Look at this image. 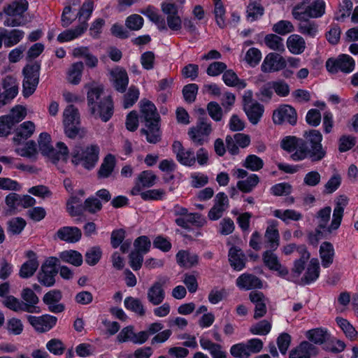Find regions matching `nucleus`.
I'll list each match as a JSON object with an SVG mask.
<instances>
[{
    "label": "nucleus",
    "mask_w": 358,
    "mask_h": 358,
    "mask_svg": "<svg viewBox=\"0 0 358 358\" xmlns=\"http://www.w3.org/2000/svg\"><path fill=\"white\" fill-rule=\"evenodd\" d=\"M334 254V248L331 243L324 242L321 244L320 256L324 268L329 267L333 263Z\"/></svg>",
    "instance_id": "79ce46f5"
},
{
    "label": "nucleus",
    "mask_w": 358,
    "mask_h": 358,
    "mask_svg": "<svg viewBox=\"0 0 358 358\" xmlns=\"http://www.w3.org/2000/svg\"><path fill=\"white\" fill-rule=\"evenodd\" d=\"M173 152L177 160L186 166H192L195 164L196 158L192 150H186L179 141H175L172 145Z\"/></svg>",
    "instance_id": "dca6fc26"
},
{
    "label": "nucleus",
    "mask_w": 358,
    "mask_h": 358,
    "mask_svg": "<svg viewBox=\"0 0 358 358\" xmlns=\"http://www.w3.org/2000/svg\"><path fill=\"white\" fill-rule=\"evenodd\" d=\"M199 343L201 348L208 351L213 358H226V352L222 350L220 345L204 337L200 338Z\"/></svg>",
    "instance_id": "4c0bfd02"
},
{
    "label": "nucleus",
    "mask_w": 358,
    "mask_h": 358,
    "mask_svg": "<svg viewBox=\"0 0 358 358\" xmlns=\"http://www.w3.org/2000/svg\"><path fill=\"white\" fill-rule=\"evenodd\" d=\"M40 66L35 63L27 65L23 69L22 93L25 97L31 96L38 84Z\"/></svg>",
    "instance_id": "1a4fd4ad"
},
{
    "label": "nucleus",
    "mask_w": 358,
    "mask_h": 358,
    "mask_svg": "<svg viewBox=\"0 0 358 358\" xmlns=\"http://www.w3.org/2000/svg\"><path fill=\"white\" fill-rule=\"evenodd\" d=\"M28 260L26 261L20 269L19 275L22 278H28L31 277L38 267V262L36 254L32 250H28L25 253Z\"/></svg>",
    "instance_id": "aec40b11"
},
{
    "label": "nucleus",
    "mask_w": 358,
    "mask_h": 358,
    "mask_svg": "<svg viewBox=\"0 0 358 358\" xmlns=\"http://www.w3.org/2000/svg\"><path fill=\"white\" fill-rule=\"evenodd\" d=\"M264 43L266 45L275 51L283 52L285 51V45L283 39L278 35L270 34L265 36Z\"/></svg>",
    "instance_id": "09e8293b"
},
{
    "label": "nucleus",
    "mask_w": 358,
    "mask_h": 358,
    "mask_svg": "<svg viewBox=\"0 0 358 358\" xmlns=\"http://www.w3.org/2000/svg\"><path fill=\"white\" fill-rule=\"evenodd\" d=\"M244 110L250 122L253 124H256L261 119L264 110L263 106L260 103L254 102L251 104H246Z\"/></svg>",
    "instance_id": "a19ab883"
},
{
    "label": "nucleus",
    "mask_w": 358,
    "mask_h": 358,
    "mask_svg": "<svg viewBox=\"0 0 358 358\" xmlns=\"http://www.w3.org/2000/svg\"><path fill=\"white\" fill-rule=\"evenodd\" d=\"M87 28V23L80 22L75 29H67L59 34L57 40L60 43H65L76 39L85 33Z\"/></svg>",
    "instance_id": "2f4dec72"
},
{
    "label": "nucleus",
    "mask_w": 358,
    "mask_h": 358,
    "mask_svg": "<svg viewBox=\"0 0 358 358\" xmlns=\"http://www.w3.org/2000/svg\"><path fill=\"white\" fill-rule=\"evenodd\" d=\"M57 237L67 243H76L81 238V231L76 227H64L57 232Z\"/></svg>",
    "instance_id": "7c9ffc66"
},
{
    "label": "nucleus",
    "mask_w": 358,
    "mask_h": 358,
    "mask_svg": "<svg viewBox=\"0 0 358 358\" xmlns=\"http://www.w3.org/2000/svg\"><path fill=\"white\" fill-rule=\"evenodd\" d=\"M222 80L229 87H235L239 90L244 89L246 87L245 81L239 79L236 73L232 70L226 71L222 76Z\"/></svg>",
    "instance_id": "a18cd8bd"
},
{
    "label": "nucleus",
    "mask_w": 358,
    "mask_h": 358,
    "mask_svg": "<svg viewBox=\"0 0 358 358\" xmlns=\"http://www.w3.org/2000/svg\"><path fill=\"white\" fill-rule=\"evenodd\" d=\"M6 205V213L13 214L20 207V195L16 193H10L5 198Z\"/></svg>",
    "instance_id": "5fc2aeb1"
},
{
    "label": "nucleus",
    "mask_w": 358,
    "mask_h": 358,
    "mask_svg": "<svg viewBox=\"0 0 358 358\" xmlns=\"http://www.w3.org/2000/svg\"><path fill=\"white\" fill-rule=\"evenodd\" d=\"M30 325L39 333H44L52 329L57 324V318L50 315L41 316L27 315L26 317Z\"/></svg>",
    "instance_id": "ddd939ff"
},
{
    "label": "nucleus",
    "mask_w": 358,
    "mask_h": 358,
    "mask_svg": "<svg viewBox=\"0 0 358 358\" xmlns=\"http://www.w3.org/2000/svg\"><path fill=\"white\" fill-rule=\"evenodd\" d=\"M331 213V208L325 207L321 209L317 214L318 227L320 229L323 230L324 234H331L327 231V228L329 227V225H328V222L330 219Z\"/></svg>",
    "instance_id": "4d7b16f0"
},
{
    "label": "nucleus",
    "mask_w": 358,
    "mask_h": 358,
    "mask_svg": "<svg viewBox=\"0 0 358 358\" xmlns=\"http://www.w3.org/2000/svg\"><path fill=\"white\" fill-rule=\"evenodd\" d=\"M84 64L82 62L73 63L66 71V80L68 83L77 85L82 80Z\"/></svg>",
    "instance_id": "c9c22d12"
},
{
    "label": "nucleus",
    "mask_w": 358,
    "mask_h": 358,
    "mask_svg": "<svg viewBox=\"0 0 358 358\" xmlns=\"http://www.w3.org/2000/svg\"><path fill=\"white\" fill-rule=\"evenodd\" d=\"M355 60L348 55H341L336 59L330 58L326 62V68L331 73L338 71L349 73L355 69Z\"/></svg>",
    "instance_id": "9d476101"
},
{
    "label": "nucleus",
    "mask_w": 358,
    "mask_h": 358,
    "mask_svg": "<svg viewBox=\"0 0 358 358\" xmlns=\"http://www.w3.org/2000/svg\"><path fill=\"white\" fill-rule=\"evenodd\" d=\"M176 262L182 267L191 268L199 262L197 255L186 250H180L176 254Z\"/></svg>",
    "instance_id": "58836bf2"
},
{
    "label": "nucleus",
    "mask_w": 358,
    "mask_h": 358,
    "mask_svg": "<svg viewBox=\"0 0 358 358\" xmlns=\"http://www.w3.org/2000/svg\"><path fill=\"white\" fill-rule=\"evenodd\" d=\"M320 275V264L317 259H312L301 280L306 284L315 281Z\"/></svg>",
    "instance_id": "37998d69"
},
{
    "label": "nucleus",
    "mask_w": 358,
    "mask_h": 358,
    "mask_svg": "<svg viewBox=\"0 0 358 358\" xmlns=\"http://www.w3.org/2000/svg\"><path fill=\"white\" fill-rule=\"evenodd\" d=\"M267 223L268 227L265 232V238L269 244V247L275 250L279 245L278 223L273 220H268Z\"/></svg>",
    "instance_id": "f704fd0d"
},
{
    "label": "nucleus",
    "mask_w": 358,
    "mask_h": 358,
    "mask_svg": "<svg viewBox=\"0 0 358 358\" xmlns=\"http://www.w3.org/2000/svg\"><path fill=\"white\" fill-rule=\"evenodd\" d=\"M273 215L285 222H287L290 220L298 221L302 218L301 213L292 209H276L273 210Z\"/></svg>",
    "instance_id": "49530a36"
},
{
    "label": "nucleus",
    "mask_w": 358,
    "mask_h": 358,
    "mask_svg": "<svg viewBox=\"0 0 358 358\" xmlns=\"http://www.w3.org/2000/svg\"><path fill=\"white\" fill-rule=\"evenodd\" d=\"M60 259L66 262L71 264L75 266H79L83 263L82 255L76 250H66L59 254Z\"/></svg>",
    "instance_id": "de8ad7c7"
},
{
    "label": "nucleus",
    "mask_w": 358,
    "mask_h": 358,
    "mask_svg": "<svg viewBox=\"0 0 358 358\" xmlns=\"http://www.w3.org/2000/svg\"><path fill=\"white\" fill-rule=\"evenodd\" d=\"M273 122L277 124L287 122L294 125L297 121L296 112L295 109L289 105H282L273 111Z\"/></svg>",
    "instance_id": "4468645a"
},
{
    "label": "nucleus",
    "mask_w": 358,
    "mask_h": 358,
    "mask_svg": "<svg viewBox=\"0 0 358 358\" xmlns=\"http://www.w3.org/2000/svg\"><path fill=\"white\" fill-rule=\"evenodd\" d=\"M348 204V199L345 196H341L338 198L336 205L334 209L332 220L329 227L327 228V231L329 233H333L337 230L341 223L344 208Z\"/></svg>",
    "instance_id": "a211bd4d"
},
{
    "label": "nucleus",
    "mask_w": 358,
    "mask_h": 358,
    "mask_svg": "<svg viewBox=\"0 0 358 358\" xmlns=\"http://www.w3.org/2000/svg\"><path fill=\"white\" fill-rule=\"evenodd\" d=\"M141 113L145 121V129L142 133L146 136L147 141L150 143H156L160 138L159 128V117L156 112L155 106L149 101H143L141 104Z\"/></svg>",
    "instance_id": "7ed1b4c3"
},
{
    "label": "nucleus",
    "mask_w": 358,
    "mask_h": 358,
    "mask_svg": "<svg viewBox=\"0 0 358 358\" xmlns=\"http://www.w3.org/2000/svg\"><path fill=\"white\" fill-rule=\"evenodd\" d=\"M1 303L7 308L14 312H21L26 310H30L29 308L24 304L22 301L13 296H7L4 299H1Z\"/></svg>",
    "instance_id": "c03bdc74"
},
{
    "label": "nucleus",
    "mask_w": 358,
    "mask_h": 358,
    "mask_svg": "<svg viewBox=\"0 0 358 358\" xmlns=\"http://www.w3.org/2000/svg\"><path fill=\"white\" fill-rule=\"evenodd\" d=\"M35 124L31 121H26L22 123L16 129L14 141L20 144L22 141L30 138L35 131Z\"/></svg>",
    "instance_id": "e433bc0d"
},
{
    "label": "nucleus",
    "mask_w": 358,
    "mask_h": 358,
    "mask_svg": "<svg viewBox=\"0 0 358 358\" xmlns=\"http://www.w3.org/2000/svg\"><path fill=\"white\" fill-rule=\"evenodd\" d=\"M271 329V324L267 320H262L253 324L250 328V331L253 335L264 336L268 334Z\"/></svg>",
    "instance_id": "052dcab7"
},
{
    "label": "nucleus",
    "mask_w": 358,
    "mask_h": 358,
    "mask_svg": "<svg viewBox=\"0 0 358 358\" xmlns=\"http://www.w3.org/2000/svg\"><path fill=\"white\" fill-rule=\"evenodd\" d=\"M61 299L62 294L59 290H51L44 295L43 301L50 312L59 313L64 310V305L59 303Z\"/></svg>",
    "instance_id": "a878e982"
},
{
    "label": "nucleus",
    "mask_w": 358,
    "mask_h": 358,
    "mask_svg": "<svg viewBox=\"0 0 358 358\" xmlns=\"http://www.w3.org/2000/svg\"><path fill=\"white\" fill-rule=\"evenodd\" d=\"M262 57V52L259 49L251 48L246 52L244 59L250 66H255L261 61Z\"/></svg>",
    "instance_id": "0e129e2a"
},
{
    "label": "nucleus",
    "mask_w": 358,
    "mask_h": 358,
    "mask_svg": "<svg viewBox=\"0 0 358 358\" xmlns=\"http://www.w3.org/2000/svg\"><path fill=\"white\" fill-rule=\"evenodd\" d=\"M164 283L165 280L156 281L148 289L147 299L152 305L158 306L164 301L165 291L163 285Z\"/></svg>",
    "instance_id": "412c9836"
},
{
    "label": "nucleus",
    "mask_w": 358,
    "mask_h": 358,
    "mask_svg": "<svg viewBox=\"0 0 358 358\" xmlns=\"http://www.w3.org/2000/svg\"><path fill=\"white\" fill-rule=\"evenodd\" d=\"M115 165V158L112 155H108L103 159L99 171L100 178H108L113 172Z\"/></svg>",
    "instance_id": "8fccbe9b"
},
{
    "label": "nucleus",
    "mask_w": 358,
    "mask_h": 358,
    "mask_svg": "<svg viewBox=\"0 0 358 358\" xmlns=\"http://www.w3.org/2000/svg\"><path fill=\"white\" fill-rule=\"evenodd\" d=\"M139 94V90L134 86H131L127 94L124 95L123 107L124 108L131 107L138 99Z\"/></svg>",
    "instance_id": "680f3d73"
},
{
    "label": "nucleus",
    "mask_w": 358,
    "mask_h": 358,
    "mask_svg": "<svg viewBox=\"0 0 358 358\" xmlns=\"http://www.w3.org/2000/svg\"><path fill=\"white\" fill-rule=\"evenodd\" d=\"M143 22V18L141 15L133 14L127 17L125 25L131 30L138 31L142 28Z\"/></svg>",
    "instance_id": "338daca9"
},
{
    "label": "nucleus",
    "mask_w": 358,
    "mask_h": 358,
    "mask_svg": "<svg viewBox=\"0 0 358 358\" xmlns=\"http://www.w3.org/2000/svg\"><path fill=\"white\" fill-rule=\"evenodd\" d=\"M6 329L10 334L20 335L23 331L24 325L20 319L13 317L8 320Z\"/></svg>",
    "instance_id": "774afa93"
},
{
    "label": "nucleus",
    "mask_w": 358,
    "mask_h": 358,
    "mask_svg": "<svg viewBox=\"0 0 358 358\" xmlns=\"http://www.w3.org/2000/svg\"><path fill=\"white\" fill-rule=\"evenodd\" d=\"M21 297L24 301V304L30 309V310H26V312L31 313H39L41 312L40 308L36 306L39 299L32 289L30 288L23 289Z\"/></svg>",
    "instance_id": "72a5a7b5"
},
{
    "label": "nucleus",
    "mask_w": 358,
    "mask_h": 358,
    "mask_svg": "<svg viewBox=\"0 0 358 358\" xmlns=\"http://www.w3.org/2000/svg\"><path fill=\"white\" fill-rule=\"evenodd\" d=\"M298 26L299 31L306 36L310 37H315L318 32V27L314 22H310L308 20L299 21Z\"/></svg>",
    "instance_id": "603ef678"
},
{
    "label": "nucleus",
    "mask_w": 358,
    "mask_h": 358,
    "mask_svg": "<svg viewBox=\"0 0 358 358\" xmlns=\"http://www.w3.org/2000/svg\"><path fill=\"white\" fill-rule=\"evenodd\" d=\"M229 260L231 266L236 271H241L245 265V257L242 251L236 247L230 248Z\"/></svg>",
    "instance_id": "ea45409f"
},
{
    "label": "nucleus",
    "mask_w": 358,
    "mask_h": 358,
    "mask_svg": "<svg viewBox=\"0 0 358 358\" xmlns=\"http://www.w3.org/2000/svg\"><path fill=\"white\" fill-rule=\"evenodd\" d=\"M26 226V221L21 217H15L8 222V232L15 235L22 232Z\"/></svg>",
    "instance_id": "e2e57ef3"
},
{
    "label": "nucleus",
    "mask_w": 358,
    "mask_h": 358,
    "mask_svg": "<svg viewBox=\"0 0 358 358\" xmlns=\"http://www.w3.org/2000/svg\"><path fill=\"white\" fill-rule=\"evenodd\" d=\"M307 341L314 345H322L329 338L328 331L322 327L314 328L304 332Z\"/></svg>",
    "instance_id": "cd10ccee"
},
{
    "label": "nucleus",
    "mask_w": 358,
    "mask_h": 358,
    "mask_svg": "<svg viewBox=\"0 0 358 358\" xmlns=\"http://www.w3.org/2000/svg\"><path fill=\"white\" fill-rule=\"evenodd\" d=\"M79 5L80 1L78 0H68L62 15V24L63 27L69 26L78 17L76 12Z\"/></svg>",
    "instance_id": "bb28decb"
},
{
    "label": "nucleus",
    "mask_w": 358,
    "mask_h": 358,
    "mask_svg": "<svg viewBox=\"0 0 358 358\" xmlns=\"http://www.w3.org/2000/svg\"><path fill=\"white\" fill-rule=\"evenodd\" d=\"M229 207V199L227 196L223 193H218L215 198V204L208 213V217L211 220L220 219L223 213Z\"/></svg>",
    "instance_id": "6ab92c4d"
},
{
    "label": "nucleus",
    "mask_w": 358,
    "mask_h": 358,
    "mask_svg": "<svg viewBox=\"0 0 358 358\" xmlns=\"http://www.w3.org/2000/svg\"><path fill=\"white\" fill-rule=\"evenodd\" d=\"M84 87L87 90V106L91 114L103 122L108 121L113 115V103L109 96L101 98L102 86L92 82L85 84Z\"/></svg>",
    "instance_id": "f257e3e1"
},
{
    "label": "nucleus",
    "mask_w": 358,
    "mask_h": 358,
    "mask_svg": "<svg viewBox=\"0 0 358 358\" xmlns=\"http://www.w3.org/2000/svg\"><path fill=\"white\" fill-rule=\"evenodd\" d=\"M297 252L300 255V258L294 262L291 275L286 277V278L292 281H295L301 276L305 269V264L310 258V253L303 245L299 246Z\"/></svg>",
    "instance_id": "2eb2a0df"
},
{
    "label": "nucleus",
    "mask_w": 358,
    "mask_h": 358,
    "mask_svg": "<svg viewBox=\"0 0 358 358\" xmlns=\"http://www.w3.org/2000/svg\"><path fill=\"white\" fill-rule=\"evenodd\" d=\"M93 10L94 2L92 0L86 1L78 13L79 21H80V22L87 23V21L90 18Z\"/></svg>",
    "instance_id": "69168bd1"
},
{
    "label": "nucleus",
    "mask_w": 358,
    "mask_h": 358,
    "mask_svg": "<svg viewBox=\"0 0 358 358\" xmlns=\"http://www.w3.org/2000/svg\"><path fill=\"white\" fill-rule=\"evenodd\" d=\"M236 286L243 290L260 289L263 285L259 278L250 273L241 274L236 281Z\"/></svg>",
    "instance_id": "b1692460"
},
{
    "label": "nucleus",
    "mask_w": 358,
    "mask_h": 358,
    "mask_svg": "<svg viewBox=\"0 0 358 358\" xmlns=\"http://www.w3.org/2000/svg\"><path fill=\"white\" fill-rule=\"evenodd\" d=\"M316 354V348L308 341H303L292 350L289 358H310Z\"/></svg>",
    "instance_id": "c756f323"
},
{
    "label": "nucleus",
    "mask_w": 358,
    "mask_h": 358,
    "mask_svg": "<svg viewBox=\"0 0 358 358\" xmlns=\"http://www.w3.org/2000/svg\"><path fill=\"white\" fill-rule=\"evenodd\" d=\"M62 117L64 133L69 138H81L85 135L86 130L80 126V113L75 106H68L64 110Z\"/></svg>",
    "instance_id": "39448f33"
},
{
    "label": "nucleus",
    "mask_w": 358,
    "mask_h": 358,
    "mask_svg": "<svg viewBox=\"0 0 358 358\" xmlns=\"http://www.w3.org/2000/svg\"><path fill=\"white\" fill-rule=\"evenodd\" d=\"M325 13L324 0H301L292 8L293 17L302 21L310 18H319Z\"/></svg>",
    "instance_id": "20e7f679"
},
{
    "label": "nucleus",
    "mask_w": 358,
    "mask_h": 358,
    "mask_svg": "<svg viewBox=\"0 0 358 358\" xmlns=\"http://www.w3.org/2000/svg\"><path fill=\"white\" fill-rule=\"evenodd\" d=\"M58 262V259L53 257L48 258L44 262L41 271L38 274V280L41 284L46 287H51L55 284V276L57 273L56 266Z\"/></svg>",
    "instance_id": "9b49d317"
},
{
    "label": "nucleus",
    "mask_w": 358,
    "mask_h": 358,
    "mask_svg": "<svg viewBox=\"0 0 358 358\" xmlns=\"http://www.w3.org/2000/svg\"><path fill=\"white\" fill-rule=\"evenodd\" d=\"M211 132L210 124L206 121L201 120L198 122L196 126L189 128L188 136L194 144L201 145L208 141Z\"/></svg>",
    "instance_id": "f8f14e48"
},
{
    "label": "nucleus",
    "mask_w": 358,
    "mask_h": 358,
    "mask_svg": "<svg viewBox=\"0 0 358 358\" xmlns=\"http://www.w3.org/2000/svg\"><path fill=\"white\" fill-rule=\"evenodd\" d=\"M264 8L258 1L250 2L246 8L247 17L248 20L253 22L264 15Z\"/></svg>",
    "instance_id": "3c124183"
},
{
    "label": "nucleus",
    "mask_w": 358,
    "mask_h": 358,
    "mask_svg": "<svg viewBox=\"0 0 358 358\" xmlns=\"http://www.w3.org/2000/svg\"><path fill=\"white\" fill-rule=\"evenodd\" d=\"M285 66L286 60L282 56L275 53H269L264 59L262 70L264 72H275Z\"/></svg>",
    "instance_id": "f3484780"
},
{
    "label": "nucleus",
    "mask_w": 358,
    "mask_h": 358,
    "mask_svg": "<svg viewBox=\"0 0 358 358\" xmlns=\"http://www.w3.org/2000/svg\"><path fill=\"white\" fill-rule=\"evenodd\" d=\"M124 304L127 310L133 311L139 315H143L145 314L144 307L142 302L138 299L131 296L127 297L124 299Z\"/></svg>",
    "instance_id": "6e6d98bb"
},
{
    "label": "nucleus",
    "mask_w": 358,
    "mask_h": 358,
    "mask_svg": "<svg viewBox=\"0 0 358 358\" xmlns=\"http://www.w3.org/2000/svg\"><path fill=\"white\" fill-rule=\"evenodd\" d=\"M272 30L280 35H286L294 31L293 24L288 20H280L273 25Z\"/></svg>",
    "instance_id": "bf43d9fd"
},
{
    "label": "nucleus",
    "mask_w": 358,
    "mask_h": 358,
    "mask_svg": "<svg viewBox=\"0 0 358 358\" xmlns=\"http://www.w3.org/2000/svg\"><path fill=\"white\" fill-rule=\"evenodd\" d=\"M259 178L256 174H251L245 180H239L237 182V187L241 192H250L259 183Z\"/></svg>",
    "instance_id": "864d4df0"
},
{
    "label": "nucleus",
    "mask_w": 358,
    "mask_h": 358,
    "mask_svg": "<svg viewBox=\"0 0 358 358\" xmlns=\"http://www.w3.org/2000/svg\"><path fill=\"white\" fill-rule=\"evenodd\" d=\"M303 146V142L301 140H299L295 137L287 136L282 139L281 142V147L287 151H293L295 148L296 150H302Z\"/></svg>",
    "instance_id": "13d9d810"
},
{
    "label": "nucleus",
    "mask_w": 358,
    "mask_h": 358,
    "mask_svg": "<svg viewBox=\"0 0 358 358\" xmlns=\"http://www.w3.org/2000/svg\"><path fill=\"white\" fill-rule=\"evenodd\" d=\"M24 36V32L20 29H13L8 31L6 29H0V48L2 46L3 40L6 47H12L17 44Z\"/></svg>",
    "instance_id": "393cba45"
},
{
    "label": "nucleus",
    "mask_w": 358,
    "mask_h": 358,
    "mask_svg": "<svg viewBox=\"0 0 358 358\" xmlns=\"http://www.w3.org/2000/svg\"><path fill=\"white\" fill-rule=\"evenodd\" d=\"M263 260L265 265L270 269L277 271L280 277L286 278L288 270L282 266L278 260V257L270 251H266L263 255Z\"/></svg>",
    "instance_id": "5701e85b"
},
{
    "label": "nucleus",
    "mask_w": 358,
    "mask_h": 358,
    "mask_svg": "<svg viewBox=\"0 0 358 358\" xmlns=\"http://www.w3.org/2000/svg\"><path fill=\"white\" fill-rule=\"evenodd\" d=\"M28 8L26 0H16L5 6L3 13L6 15L3 24L6 27H19L24 23V13Z\"/></svg>",
    "instance_id": "6e6552de"
},
{
    "label": "nucleus",
    "mask_w": 358,
    "mask_h": 358,
    "mask_svg": "<svg viewBox=\"0 0 358 358\" xmlns=\"http://www.w3.org/2000/svg\"><path fill=\"white\" fill-rule=\"evenodd\" d=\"M50 136L48 133H41L38 138V145L41 152L46 156L50 157L53 162L56 161L66 162L69 157V150L67 146L62 142L57 144L58 150L56 152L51 145Z\"/></svg>",
    "instance_id": "0eeeda50"
},
{
    "label": "nucleus",
    "mask_w": 358,
    "mask_h": 358,
    "mask_svg": "<svg viewBox=\"0 0 358 358\" xmlns=\"http://www.w3.org/2000/svg\"><path fill=\"white\" fill-rule=\"evenodd\" d=\"M249 297L255 305L254 317L258 319L263 317L266 313V298L260 292H252Z\"/></svg>",
    "instance_id": "c85d7f7f"
},
{
    "label": "nucleus",
    "mask_w": 358,
    "mask_h": 358,
    "mask_svg": "<svg viewBox=\"0 0 358 358\" xmlns=\"http://www.w3.org/2000/svg\"><path fill=\"white\" fill-rule=\"evenodd\" d=\"M110 80L116 90L124 92L129 84L127 71L120 67H116L110 71Z\"/></svg>",
    "instance_id": "4be33fe9"
},
{
    "label": "nucleus",
    "mask_w": 358,
    "mask_h": 358,
    "mask_svg": "<svg viewBox=\"0 0 358 358\" xmlns=\"http://www.w3.org/2000/svg\"><path fill=\"white\" fill-rule=\"evenodd\" d=\"M286 45L288 50L293 55L302 54L306 47L304 38L296 34H292L287 38Z\"/></svg>",
    "instance_id": "473e14b6"
},
{
    "label": "nucleus",
    "mask_w": 358,
    "mask_h": 358,
    "mask_svg": "<svg viewBox=\"0 0 358 358\" xmlns=\"http://www.w3.org/2000/svg\"><path fill=\"white\" fill-rule=\"evenodd\" d=\"M99 148L91 145L82 148L76 147L71 153V162L75 165H81L85 169H92L99 160Z\"/></svg>",
    "instance_id": "423d86ee"
},
{
    "label": "nucleus",
    "mask_w": 358,
    "mask_h": 358,
    "mask_svg": "<svg viewBox=\"0 0 358 358\" xmlns=\"http://www.w3.org/2000/svg\"><path fill=\"white\" fill-rule=\"evenodd\" d=\"M304 137L306 143L303 142L302 150H299L293 154V159L294 160H302L309 155L313 160L322 159L325 155V151L321 144L322 141V134L317 130H310L305 133Z\"/></svg>",
    "instance_id": "f03ea898"
}]
</instances>
